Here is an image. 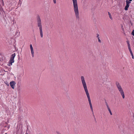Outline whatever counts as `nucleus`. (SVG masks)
Masks as SVG:
<instances>
[{
  "mask_svg": "<svg viewBox=\"0 0 134 134\" xmlns=\"http://www.w3.org/2000/svg\"><path fill=\"white\" fill-rule=\"evenodd\" d=\"M0 14H1V13H3V12H4L3 11V8L2 7H0Z\"/></svg>",
  "mask_w": 134,
  "mask_h": 134,
  "instance_id": "1a4fd4ad",
  "label": "nucleus"
},
{
  "mask_svg": "<svg viewBox=\"0 0 134 134\" xmlns=\"http://www.w3.org/2000/svg\"><path fill=\"white\" fill-rule=\"evenodd\" d=\"M31 49V53L32 54V57H33L34 56V52L33 48L32 49Z\"/></svg>",
  "mask_w": 134,
  "mask_h": 134,
  "instance_id": "6e6552de",
  "label": "nucleus"
},
{
  "mask_svg": "<svg viewBox=\"0 0 134 134\" xmlns=\"http://www.w3.org/2000/svg\"><path fill=\"white\" fill-rule=\"evenodd\" d=\"M131 54V55L132 56V59H133L134 57H133V53Z\"/></svg>",
  "mask_w": 134,
  "mask_h": 134,
  "instance_id": "f3484780",
  "label": "nucleus"
},
{
  "mask_svg": "<svg viewBox=\"0 0 134 134\" xmlns=\"http://www.w3.org/2000/svg\"><path fill=\"white\" fill-rule=\"evenodd\" d=\"M129 1L130 2H131L132 1V0H129Z\"/></svg>",
  "mask_w": 134,
  "mask_h": 134,
  "instance_id": "393cba45",
  "label": "nucleus"
},
{
  "mask_svg": "<svg viewBox=\"0 0 134 134\" xmlns=\"http://www.w3.org/2000/svg\"><path fill=\"white\" fill-rule=\"evenodd\" d=\"M37 21L38 27L39 28L40 34L41 38L43 37V33L42 29V25L40 16L37 15Z\"/></svg>",
  "mask_w": 134,
  "mask_h": 134,
  "instance_id": "7ed1b4c3",
  "label": "nucleus"
},
{
  "mask_svg": "<svg viewBox=\"0 0 134 134\" xmlns=\"http://www.w3.org/2000/svg\"><path fill=\"white\" fill-rule=\"evenodd\" d=\"M30 49L33 48V47H32V44H30Z\"/></svg>",
  "mask_w": 134,
  "mask_h": 134,
  "instance_id": "2eb2a0df",
  "label": "nucleus"
},
{
  "mask_svg": "<svg viewBox=\"0 0 134 134\" xmlns=\"http://www.w3.org/2000/svg\"><path fill=\"white\" fill-rule=\"evenodd\" d=\"M97 37L98 38V37H99V35L98 34H97Z\"/></svg>",
  "mask_w": 134,
  "mask_h": 134,
  "instance_id": "6ab92c4d",
  "label": "nucleus"
},
{
  "mask_svg": "<svg viewBox=\"0 0 134 134\" xmlns=\"http://www.w3.org/2000/svg\"><path fill=\"white\" fill-rule=\"evenodd\" d=\"M50 27L51 28H52L53 27V26L50 25Z\"/></svg>",
  "mask_w": 134,
  "mask_h": 134,
  "instance_id": "b1692460",
  "label": "nucleus"
},
{
  "mask_svg": "<svg viewBox=\"0 0 134 134\" xmlns=\"http://www.w3.org/2000/svg\"><path fill=\"white\" fill-rule=\"evenodd\" d=\"M133 36H134V35H133Z\"/></svg>",
  "mask_w": 134,
  "mask_h": 134,
  "instance_id": "c85d7f7f",
  "label": "nucleus"
},
{
  "mask_svg": "<svg viewBox=\"0 0 134 134\" xmlns=\"http://www.w3.org/2000/svg\"><path fill=\"white\" fill-rule=\"evenodd\" d=\"M81 79L83 87L88 99L90 108L93 113V108L91 99L84 76H81Z\"/></svg>",
  "mask_w": 134,
  "mask_h": 134,
  "instance_id": "f257e3e1",
  "label": "nucleus"
},
{
  "mask_svg": "<svg viewBox=\"0 0 134 134\" xmlns=\"http://www.w3.org/2000/svg\"><path fill=\"white\" fill-rule=\"evenodd\" d=\"M128 47V48H129V51L131 54L132 53V51L131 50V48L130 47Z\"/></svg>",
  "mask_w": 134,
  "mask_h": 134,
  "instance_id": "9b49d317",
  "label": "nucleus"
},
{
  "mask_svg": "<svg viewBox=\"0 0 134 134\" xmlns=\"http://www.w3.org/2000/svg\"><path fill=\"white\" fill-rule=\"evenodd\" d=\"M26 134H28V133H26Z\"/></svg>",
  "mask_w": 134,
  "mask_h": 134,
  "instance_id": "a878e982",
  "label": "nucleus"
},
{
  "mask_svg": "<svg viewBox=\"0 0 134 134\" xmlns=\"http://www.w3.org/2000/svg\"><path fill=\"white\" fill-rule=\"evenodd\" d=\"M115 84L116 87L119 91L120 92L122 98L123 99H124L125 98L124 93L121 85L117 81L116 82Z\"/></svg>",
  "mask_w": 134,
  "mask_h": 134,
  "instance_id": "20e7f679",
  "label": "nucleus"
},
{
  "mask_svg": "<svg viewBox=\"0 0 134 134\" xmlns=\"http://www.w3.org/2000/svg\"><path fill=\"white\" fill-rule=\"evenodd\" d=\"M131 34L132 35H134V30H133Z\"/></svg>",
  "mask_w": 134,
  "mask_h": 134,
  "instance_id": "4468645a",
  "label": "nucleus"
},
{
  "mask_svg": "<svg viewBox=\"0 0 134 134\" xmlns=\"http://www.w3.org/2000/svg\"><path fill=\"white\" fill-rule=\"evenodd\" d=\"M127 44H128V47H130V43H129V41H127Z\"/></svg>",
  "mask_w": 134,
  "mask_h": 134,
  "instance_id": "f8f14e48",
  "label": "nucleus"
},
{
  "mask_svg": "<svg viewBox=\"0 0 134 134\" xmlns=\"http://www.w3.org/2000/svg\"><path fill=\"white\" fill-rule=\"evenodd\" d=\"M108 111H109V112L110 114L111 115H112V112H111V111L110 109H108Z\"/></svg>",
  "mask_w": 134,
  "mask_h": 134,
  "instance_id": "ddd939ff",
  "label": "nucleus"
},
{
  "mask_svg": "<svg viewBox=\"0 0 134 134\" xmlns=\"http://www.w3.org/2000/svg\"><path fill=\"white\" fill-rule=\"evenodd\" d=\"M121 28H122V30H123V31H124V28H123V25H122V26H121Z\"/></svg>",
  "mask_w": 134,
  "mask_h": 134,
  "instance_id": "aec40b11",
  "label": "nucleus"
},
{
  "mask_svg": "<svg viewBox=\"0 0 134 134\" xmlns=\"http://www.w3.org/2000/svg\"><path fill=\"white\" fill-rule=\"evenodd\" d=\"M73 3L75 15L77 19H79V13L77 0H72Z\"/></svg>",
  "mask_w": 134,
  "mask_h": 134,
  "instance_id": "f03ea898",
  "label": "nucleus"
},
{
  "mask_svg": "<svg viewBox=\"0 0 134 134\" xmlns=\"http://www.w3.org/2000/svg\"><path fill=\"white\" fill-rule=\"evenodd\" d=\"M15 56V53H14L12 54L11 56L10 60L9 61V64H8V66H10V65H12V63L14 62V59Z\"/></svg>",
  "mask_w": 134,
  "mask_h": 134,
  "instance_id": "39448f33",
  "label": "nucleus"
},
{
  "mask_svg": "<svg viewBox=\"0 0 134 134\" xmlns=\"http://www.w3.org/2000/svg\"><path fill=\"white\" fill-rule=\"evenodd\" d=\"M108 15H109V18H110V19L111 20H113V18H112V16H111V14L109 12H108Z\"/></svg>",
  "mask_w": 134,
  "mask_h": 134,
  "instance_id": "9d476101",
  "label": "nucleus"
},
{
  "mask_svg": "<svg viewBox=\"0 0 134 134\" xmlns=\"http://www.w3.org/2000/svg\"><path fill=\"white\" fill-rule=\"evenodd\" d=\"M126 5L125 7V10H128V8L130 5L129 4L131 3V2L128 0H126Z\"/></svg>",
  "mask_w": 134,
  "mask_h": 134,
  "instance_id": "423d86ee",
  "label": "nucleus"
},
{
  "mask_svg": "<svg viewBox=\"0 0 134 134\" xmlns=\"http://www.w3.org/2000/svg\"><path fill=\"white\" fill-rule=\"evenodd\" d=\"M53 2L54 4H55L56 3V0H53Z\"/></svg>",
  "mask_w": 134,
  "mask_h": 134,
  "instance_id": "a211bd4d",
  "label": "nucleus"
},
{
  "mask_svg": "<svg viewBox=\"0 0 134 134\" xmlns=\"http://www.w3.org/2000/svg\"><path fill=\"white\" fill-rule=\"evenodd\" d=\"M98 42H100V43L101 41L99 39V37H98Z\"/></svg>",
  "mask_w": 134,
  "mask_h": 134,
  "instance_id": "dca6fc26",
  "label": "nucleus"
},
{
  "mask_svg": "<svg viewBox=\"0 0 134 134\" xmlns=\"http://www.w3.org/2000/svg\"><path fill=\"white\" fill-rule=\"evenodd\" d=\"M107 107L108 109H110V108L108 105L107 106Z\"/></svg>",
  "mask_w": 134,
  "mask_h": 134,
  "instance_id": "412c9836",
  "label": "nucleus"
},
{
  "mask_svg": "<svg viewBox=\"0 0 134 134\" xmlns=\"http://www.w3.org/2000/svg\"><path fill=\"white\" fill-rule=\"evenodd\" d=\"M5 134H7V133H5Z\"/></svg>",
  "mask_w": 134,
  "mask_h": 134,
  "instance_id": "cd10ccee",
  "label": "nucleus"
},
{
  "mask_svg": "<svg viewBox=\"0 0 134 134\" xmlns=\"http://www.w3.org/2000/svg\"><path fill=\"white\" fill-rule=\"evenodd\" d=\"M10 84L12 88L13 89H14V86L16 84L15 82L14 81H12L10 82Z\"/></svg>",
  "mask_w": 134,
  "mask_h": 134,
  "instance_id": "0eeeda50",
  "label": "nucleus"
},
{
  "mask_svg": "<svg viewBox=\"0 0 134 134\" xmlns=\"http://www.w3.org/2000/svg\"><path fill=\"white\" fill-rule=\"evenodd\" d=\"M57 134H61V133L58 132H57Z\"/></svg>",
  "mask_w": 134,
  "mask_h": 134,
  "instance_id": "4be33fe9",
  "label": "nucleus"
},
{
  "mask_svg": "<svg viewBox=\"0 0 134 134\" xmlns=\"http://www.w3.org/2000/svg\"><path fill=\"white\" fill-rule=\"evenodd\" d=\"M7 85H9V84H8V85L7 84Z\"/></svg>",
  "mask_w": 134,
  "mask_h": 134,
  "instance_id": "bb28decb",
  "label": "nucleus"
},
{
  "mask_svg": "<svg viewBox=\"0 0 134 134\" xmlns=\"http://www.w3.org/2000/svg\"><path fill=\"white\" fill-rule=\"evenodd\" d=\"M105 103H106V104L107 106L108 105V104L106 102H105Z\"/></svg>",
  "mask_w": 134,
  "mask_h": 134,
  "instance_id": "5701e85b",
  "label": "nucleus"
}]
</instances>
